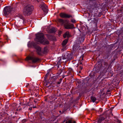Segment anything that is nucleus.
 <instances>
[{"label": "nucleus", "mask_w": 123, "mask_h": 123, "mask_svg": "<svg viewBox=\"0 0 123 123\" xmlns=\"http://www.w3.org/2000/svg\"><path fill=\"white\" fill-rule=\"evenodd\" d=\"M72 55L71 54L68 53H65L63 55V59H67V60H71L72 59Z\"/></svg>", "instance_id": "obj_7"}, {"label": "nucleus", "mask_w": 123, "mask_h": 123, "mask_svg": "<svg viewBox=\"0 0 123 123\" xmlns=\"http://www.w3.org/2000/svg\"><path fill=\"white\" fill-rule=\"evenodd\" d=\"M47 74H46L45 76L44 77V80H45L47 79Z\"/></svg>", "instance_id": "obj_24"}, {"label": "nucleus", "mask_w": 123, "mask_h": 123, "mask_svg": "<svg viewBox=\"0 0 123 123\" xmlns=\"http://www.w3.org/2000/svg\"><path fill=\"white\" fill-rule=\"evenodd\" d=\"M35 107H34L33 108H35Z\"/></svg>", "instance_id": "obj_34"}, {"label": "nucleus", "mask_w": 123, "mask_h": 123, "mask_svg": "<svg viewBox=\"0 0 123 123\" xmlns=\"http://www.w3.org/2000/svg\"><path fill=\"white\" fill-rule=\"evenodd\" d=\"M84 40V38L83 37H82L81 38V40L80 41V42H82Z\"/></svg>", "instance_id": "obj_20"}, {"label": "nucleus", "mask_w": 123, "mask_h": 123, "mask_svg": "<svg viewBox=\"0 0 123 123\" xmlns=\"http://www.w3.org/2000/svg\"><path fill=\"white\" fill-rule=\"evenodd\" d=\"M34 9L32 5H29L25 6L24 9V13L25 15H30Z\"/></svg>", "instance_id": "obj_2"}, {"label": "nucleus", "mask_w": 123, "mask_h": 123, "mask_svg": "<svg viewBox=\"0 0 123 123\" xmlns=\"http://www.w3.org/2000/svg\"><path fill=\"white\" fill-rule=\"evenodd\" d=\"M91 98L92 101L93 102H95L96 100V98L94 96H91Z\"/></svg>", "instance_id": "obj_15"}, {"label": "nucleus", "mask_w": 123, "mask_h": 123, "mask_svg": "<svg viewBox=\"0 0 123 123\" xmlns=\"http://www.w3.org/2000/svg\"><path fill=\"white\" fill-rule=\"evenodd\" d=\"M117 122L118 123H121V121L120 120H118L117 121Z\"/></svg>", "instance_id": "obj_26"}, {"label": "nucleus", "mask_w": 123, "mask_h": 123, "mask_svg": "<svg viewBox=\"0 0 123 123\" xmlns=\"http://www.w3.org/2000/svg\"><path fill=\"white\" fill-rule=\"evenodd\" d=\"M66 123H76V122L75 121H73V122L69 120L66 122Z\"/></svg>", "instance_id": "obj_16"}, {"label": "nucleus", "mask_w": 123, "mask_h": 123, "mask_svg": "<svg viewBox=\"0 0 123 123\" xmlns=\"http://www.w3.org/2000/svg\"><path fill=\"white\" fill-rule=\"evenodd\" d=\"M58 21L60 23L64 25V24L66 22V21H64L61 19H59L58 20Z\"/></svg>", "instance_id": "obj_12"}, {"label": "nucleus", "mask_w": 123, "mask_h": 123, "mask_svg": "<svg viewBox=\"0 0 123 123\" xmlns=\"http://www.w3.org/2000/svg\"><path fill=\"white\" fill-rule=\"evenodd\" d=\"M62 32L61 31H60L58 32V34L59 35L61 34L62 33Z\"/></svg>", "instance_id": "obj_25"}, {"label": "nucleus", "mask_w": 123, "mask_h": 123, "mask_svg": "<svg viewBox=\"0 0 123 123\" xmlns=\"http://www.w3.org/2000/svg\"><path fill=\"white\" fill-rule=\"evenodd\" d=\"M66 37H70L69 32L68 31H67L63 35V37L64 38H66Z\"/></svg>", "instance_id": "obj_10"}, {"label": "nucleus", "mask_w": 123, "mask_h": 123, "mask_svg": "<svg viewBox=\"0 0 123 123\" xmlns=\"http://www.w3.org/2000/svg\"><path fill=\"white\" fill-rule=\"evenodd\" d=\"M35 40L43 44H47L49 42L46 39H45L43 34L41 33H38L36 35Z\"/></svg>", "instance_id": "obj_1"}, {"label": "nucleus", "mask_w": 123, "mask_h": 123, "mask_svg": "<svg viewBox=\"0 0 123 123\" xmlns=\"http://www.w3.org/2000/svg\"><path fill=\"white\" fill-rule=\"evenodd\" d=\"M64 28L67 29H72L75 28L74 25L68 23L67 21L64 24Z\"/></svg>", "instance_id": "obj_6"}, {"label": "nucleus", "mask_w": 123, "mask_h": 123, "mask_svg": "<svg viewBox=\"0 0 123 123\" xmlns=\"http://www.w3.org/2000/svg\"><path fill=\"white\" fill-rule=\"evenodd\" d=\"M105 67V68L104 69V70H105V72H107V70L108 68V64L107 62H105L104 63Z\"/></svg>", "instance_id": "obj_11"}, {"label": "nucleus", "mask_w": 123, "mask_h": 123, "mask_svg": "<svg viewBox=\"0 0 123 123\" xmlns=\"http://www.w3.org/2000/svg\"><path fill=\"white\" fill-rule=\"evenodd\" d=\"M39 7L41 8L43 11H46L48 8L47 6L44 3H42L39 6Z\"/></svg>", "instance_id": "obj_8"}, {"label": "nucleus", "mask_w": 123, "mask_h": 123, "mask_svg": "<svg viewBox=\"0 0 123 123\" xmlns=\"http://www.w3.org/2000/svg\"><path fill=\"white\" fill-rule=\"evenodd\" d=\"M29 109L30 110H32V108L31 107L29 108Z\"/></svg>", "instance_id": "obj_28"}, {"label": "nucleus", "mask_w": 123, "mask_h": 123, "mask_svg": "<svg viewBox=\"0 0 123 123\" xmlns=\"http://www.w3.org/2000/svg\"><path fill=\"white\" fill-rule=\"evenodd\" d=\"M71 21L73 23H75V20L74 19H72L71 20Z\"/></svg>", "instance_id": "obj_21"}, {"label": "nucleus", "mask_w": 123, "mask_h": 123, "mask_svg": "<svg viewBox=\"0 0 123 123\" xmlns=\"http://www.w3.org/2000/svg\"><path fill=\"white\" fill-rule=\"evenodd\" d=\"M61 83V82H58V84H60Z\"/></svg>", "instance_id": "obj_30"}, {"label": "nucleus", "mask_w": 123, "mask_h": 123, "mask_svg": "<svg viewBox=\"0 0 123 123\" xmlns=\"http://www.w3.org/2000/svg\"><path fill=\"white\" fill-rule=\"evenodd\" d=\"M16 105L17 106L16 107V110H17V111H20L21 109V108H17V107H19V105H18L16 104H14V105L15 106Z\"/></svg>", "instance_id": "obj_14"}, {"label": "nucleus", "mask_w": 123, "mask_h": 123, "mask_svg": "<svg viewBox=\"0 0 123 123\" xmlns=\"http://www.w3.org/2000/svg\"><path fill=\"white\" fill-rule=\"evenodd\" d=\"M100 118L102 121L104 120L105 119V118L103 117H100Z\"/></svg>", "instance_id": "obj_19"}, {"label": "nucleus", "mask_w": 123, "mask_h": 123, "mask_svg": "<svg viewBox=\"0 0 123 123\" xmlns=\"http://www.w3.org/2000/svg\"><path fill=\"white\" fill-rule=\"evenodd\" d=\"M68 42V40L67 39H65L64 40L63 42L62 43V46H65L66 44Z\"/></svg>", "instance_id": "obj_13"}, {"label": "nucleus", "mask_w": 123, "mask_h": 123, "mask_svg": "<svg viewBox=\"0 0 123 123\" xmlns=\"http://www.w3.org/2000/svg\"><path fill=\"white\" fill-rule=\"evenodd\" d=\"M80 69H81L82 68V67H80Z\"/></svg>", "instance_id": "obj_31"}, {"label": "nucleus", "mask_w": 123, "mask_h": 123, "mask_svg": "<svg viewBox=\"0 0 123 123\" xmlns=\"http://www.w3.org/2000/svg\"><path fill=\"white\" fill-rule=\"evenodd\" d=\"M59 112H60V113L61 112V111H59Z\"/></svg>", "instance_id": "obj_33"}, {"label": "nucleus", "mask_w": 123, "mask_h": 123, "mask_svg": "<svg viewBox=\"0 0 123 123\" xmlns=\"http://www.w3.org/2000/svg\"><path fill=\"white\" fill-rule=\"evenodd\" d=\"M61 17L63 18H70L72 17L71 15H68L65 13H62L60 14Z\"/></svg>", "instance_id": "obj_9"}, {"label": "nucleus", "mask_w": 123, "mask_h": 123, "mask_svg": "<svg viewBox=\"0 0 123 123\" xmlns=\"http://www.w3.org/2000/svg\"><path fill=\"white\" fill-rule=\"evenodd\" d=\"M102 120H101L100 119V118L98 119V123H100L102 121Z\"/></svg>", "instance_id": "obj_22"}, {"label": "nucleus", "mask_w": 123, "mask_h": 123, "mask_svg": "<svg viewBox=\"0 0 123 123\" xmlns=\"http://www.w3.org/2000/svg\"><path fill=\"white\" fill-rule=\"evenodd\" d=\"M15 10L14 9L10 7H6L4 8V12L5 15H7L11 12H13Z\"/></svg>", "instance_id": "obj_3"}, {"label": "nucleus", "mask_w": 123, "mask_h": 123, "mask_svg": "<svg viewBox=\"0 0 123 123\" xmlns=\"http://www.w3.org/2000/svg\"><path fill=\"white\" fill-rule=\"evenodd\" d=\"M31 44L36 49L37 52L38 54L39 55H41L42 53L41 52V48L39 46L37 45V44L36 43L33 42Z\"/></svg>", "instance_id": "obj_5"}, {"label": "nucleus", "mask_w": 123, "mask_h": 123, "mask_svg": "<svg viewBox=\"0 0 123 123\" xmlns=\"http://www.w3.org/2000/svg\"><path fill=\"white\" fill-rule=\"evenodd\" d=\"M26 84V85L25 86L26 87H28L29 86V83H27Z\"/></svg>", "instance_id": "obj_23"}, {"label": "nucleus", "mask_w": 123, "mask_h": 123, "mask_svg": "<svg viewBox=\"0 0 123 123\" xmlns=\"http://www.w3.org/2000/svg\"><path fill=\"white\" fill-rule=\"evenodd\" d=\"M47 48L46 47H44V53H46V52H47Z\"/></svg>", "instance_id": "obj_17"}, {"label": "nucleus", "mask_w": 123, "mask_h": 123, "mask_svg": "<svg viewBox=\"0 0 123 123\" xmlns=\"http://www.w3.org/2000/svg\"><path fill=\"white\" fill-rule=\"evenodd\" d=\"M34 101L35 103H37V101H35L34 100Z\"/></svg>", "instance_id": "obj_32"}, {"label": "nucleus", "mask_w": 123, "mask_h": 123, "mask_svg": "<svg viewBox=\"0 0 123 123\" xmlns=\"http://www.w3.org/2000/svg\"><path fill=\"white\" fill-rule=\"evenodd\" d=\"M27 105L28 106H30V105L29 104V103H28L27 104Z\"/></svg>", "instance_id": "obj_27"}, {"label": "nucleus", "mask_w": 123, "mask_h": 123, "mask_svg": "<svg viewBox=\"0 0 123 123\" xmlns=\"http://www.w3.org/2000/svg\"><path fill=\"white\" fill-rule=\"evenodd\" d=\"M51 30L52 31V32H54L55 31V29L54 28H52Z\"/></svg>", "instance_id": "obj_18"}, {"label": "nucleus", "mask_w": 123, "mask_h": 123, "mask_svg": "<svg viewBox=\"0 0 123 123\" xmlns=\"http://www.w3.org/2000/svg\"><path fill=\"white\" fill-rule=\"evenodd\" d=\"M26 59L27 60H32V62L33 63H36L40 60L39 58L34 56H28L26 57Z\"/></svg>", "instance_id": "obj_4"}, {"label": "nucleus", "mask_w": 123, "mask_h": 123, "mask_svg": "<svg viewBox=\"0 0 123 123\" xmlns=\"http://www.w3.org/2000/svg\"><path fill=\"white\" fill-rule=\"evenodd\" d=\"M23 18L22 17V18H21V19H22Z\"/></svg>", "instance_id": "obj_35"}, {"label": "nucleus", "mask_w": 123, "mask_h": 123, "mask_svg": "<svg viewBox=\"0 0 123 123\" xmlns=\"http://www.w3.org/2000/svg\"><path fill=\"white\" fill-rule=\"evenodd\" d=\"M62 79H60V81L61 82L62 81Z\"/></svg>", "instance_id": "obj_29"}]
</instances>
